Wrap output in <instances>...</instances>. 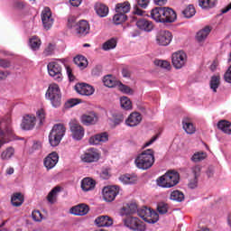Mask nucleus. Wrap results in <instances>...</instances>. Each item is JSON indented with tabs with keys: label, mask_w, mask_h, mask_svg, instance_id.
I'll use <instances>...</instances> for the list:
<instances>
[{
	"label": "nucleus",
	"mask_w": 231,
	"mask_h": 231,
	"mask_svg": "<svg viewBox=\"0 0 231 231\" xmlns=\"http://www.w3.org/2000/svg\"><path fill=\"white\" fill-rule=\"evenodd\" d=\"M36 116L38 120H40V125H42L46 118V112L44 111V109L41 108L36 112Z\"/></svg>",
	"instance_id": "obj_53"
},
{
	"label": "nucleus",
	"mask_w": 231,
	"mask_h": 231,
	"mask_svg": "<svg viewBox=\"0 0 231 231\" xmlns=\"http://www.w3.org/2000/svg\"><path fill=\"white\" fill-rule=\"evenodd\" d=\"M32 216L34 221H42V214H41V211L34 210L32 211Z\"/></svg>",
	"instance_id": "obj_58"
},
{
	"label": "nucleus",
	"mask_w": 231,
	"mask_h": 231,
	"mask_svg": "<svg viewBox=\"0 0 231 231\" xmlns=\"http://www.w3.org/2000/svg\"><path fill=\"white\" fill-rule=\"evenodd\" d=\"M103 199L107 202L115 201V199L120 193V188L116 186H107L102 190Z\"/></svg>",
	"instance_id": "obj_10"
},
{
	"label": "nucleus",
	"mask_w": 231,
	"mask_h": 231,
	"mask_svg": "<svg viewBox=\"0 0 231 231\" xmlns=\"http://www.w3.org/2000/svg\"><path fill=\"white\" fill-rule=\"evenodd\" d=\"M199 6L202 10H212L217 6V0H199Z\"/></svg>",
	"instance_id": "obj_30"
},
{
	"label": "nucleus",
	"mask_w": 231,
	"mask_h": 231,
	"mask_svg": "<svg viewBox=\"0 0 231 231\" xmlns=\"http://www.w3.org/2000/svg\"><path fill=\"white\" fill-rule=\"evenodd\" d=\"M12 66V61L6 59H0V68L6 69Z\"/></svg>",
	"instance_id": "obj_57"
},
{
	"label": "nucleus",
	"mask_w": 231,
	"mask_h": 231,
	"mask_svg": "<svg viewBox=\"0 0 231 231\" xmlns=\"http://www.w3.org/2000/svg\"><path fill=\"white\" fill-rule=\"evenodd\" d=\"M9 75H10V71L0 70V80H6Z\"/></svg>",
	"instance_id": "obj_63"
},
{
	"label": "nucleus",
	"mask_w": 231,
	"mask_h": 231,
	"mask_svg": "<svg viewBox=\"0 0 231 231\" xmlns=\"http://www.w3.org/2000/svg\"><path fill=\"white\" fill-rule=\"evenodd\" d=\"M224 80L228 84H231V65L224 74Z\"/></svg>",
	"instance_id": "obj_59"
},
{
	"label": "nucleus",
	"mask_w": 231,
	"mask_h": 231,
	"mask_svg": "<svg viewBox=\"0 0 231 231\" xmlns=\"http://www.w3.org/2000/svg\"><path fill=\"white\" fill-rule=\"evenodd\" d=\"M69 125L72 133V138L74 140L80 141L84 138V134H85L84 127L80 125V123H79L77 119H71Z\"/></svg>",
	"instance_id": "obj_9"
},
{
	"label": "nucleus",
	"mask_w": 231,
	"mask_h": 231,
	"mask_svg": "<svg viewBox=\"0 0 231 231\" xmlns=\"http://www.w3.org/2000/svg\"><path fill=\"white\" fill-rule=\"evenodd\" d=\"M62 190V188L60 186L54 187L47 195V200L51 205H53L54 203H57V197L59 196V193H60Z\"/></svg>",
	"instance_id": "obj_28"
},
{
	"label": "nucleus",
	"mask_w": 231,
	"mask_h": 231,
	"mask_svg": "<svg viewBox=\"0 0 231 231\" xmlns=\"http://www.w3.org/2000/svg\"><path fill=\"white\" fill-rule=\"evenodd\" d=\"M120 104H121V107L123 109H125V111H129V109H133V103L131 102V99L127 97H122L120 98Z\"/></svg>",
	"instance_id": "obj_44"
},
{
	"label": "nucleus",
	"mask_w": 231,
	"mask_h": 231,
	"mask_svg": "<svg viewBox=\"0 0 231 231\" xmlns=\"http://www.w3.org/2000/svg\"><path fill=\"white\" fill-rule=\"evenodd\" d=\"M142 123V114L138 112L131 113L125 119V125L128 127H136Z\"/></svg>",
	"instance_id": "obj_19"
},
{
	"label": "nucleus",
	"mask_w": 231,
	"mask_h": 231,
	"mask_svg": "<svg viewBox=\"0 0 231 231\" xmlns=\"http://www.w3.org/2000/svg\"><path fill=\"white\" fill-rule=\"evenodd\" d=\"M119 181L124 185H133L138 181V179L131 175H122L119 177Z\"/></svg>",
	"instance_id": "obj_39"
},
{
	"label": "nucleus",
	"mask_w": 231,
	"mask_h": 231,
	"mask_svg": "<svg viewBox=\"0 0 231 231\" xmlns=\"http://www.w3.org/2000/svg\"><path fill=\"white\" fill-rule=\"evenodd\" d=\"M157 210L159 214H167L169 211V205H167L165 202H160L157 205Z\"/></svg>",
	"instance_id": "obj_51"
},
{
	"label": "nucleus",
	"mask_w": 231,
	"mask_h": 231,
	"mask_svg": "<svg viewBox=\"0 0 231 231\" xmlns=\"http://www.w3.org/2000/svg\"><path fill=\"white\" fill-rule=\"evenodd\" d=\"M54 50H55V46L51 43H49V45L43 51L44 57H50V55H53Z\"/></svg>",
	"instance_id": "obj_54"
},
{
	"label": "nucleus",
	"mask_w": 231,
	"mask_h": 231,
	"mask_svg": "<svg viewBox=\"0 0 231 231\" xmlns=\"http://www.w3.org/2000/svg\"><path fill=\"white\" fill-rule=\"evenodd\" d=\"M59 163V153L52 152L43 160V165L47 171H51Z\"/></svg>",
	"instance_id": "obj_13"
},
{
	"label": "nucleus",
	"mask_w": 231,
	"mask_h": 231,
	"mask_svg": "<svg viewBox=\"0 0 231 231\" xmlns=\"http://www.w3.org/2000/svg\"><path fill=\"white\" fill-rule=\"evenodd\" d=\"M102 157V153L98 149L89 148L80 154V162L82 163H97Z\"/></svg>",
	"instance_id": "obj_5"
},
{
	"label": "nucleus",
	"mask_w": 231,
	"mask_h": 231,
	"mask_svg": "<svg viewBox=\"0 0 231 231\" xmlns=\"http://www.w3.org/2000/svg\"><path fill=\"white\" fill-rule=\"evenodd\" d=\"M137 214L139 217L143 219V221L150 224L158 223L160 219V216L158 215V213L147 207H143L138 209Z\"/></svg>",
	"instance_id": "obj_6"
},
{
	"label": "nucleus",
	"mask_w": 231,
	"mask_h": 231,
	"mask_svg": "<svg viewBox=\"0 0 231 231\" xmlns=\"http://www.w3.org/2000/svg\"><path fill=\"white\" fill-rule=\"evenodd\" d=\"M131 11V4L129 2L119 3L116 5V14H124L125 15Z\"/></svg>",
	"instance_id": "obj_35"
},
{
	"label": "nucleus",
	"mask_w": 231,
	"mask_h": 231,
	"mask_svg": "<svg viewBox=\"0 0 231 231\" xmlns=\"http://www.w3.org/2000/svg\"><path fill=\"white\" fill-rule=\"evenodd\" d=\"M137 210H138V205H136L135 202H130L125 204L121 208V215L129 216L130 214H134V212H137Z\"/></svg>",
	"instance_id": "obj_26"
},
{
	"label": "nucleus",
	"mask_w": 231,
	"mask_h": 231,
	"mask_svg": "<svg viewBox=\"0 0 231 231\" xmlns=\"http://www.w3.org/2000/svg\"><path fill=\"white\" fill-rule=\"evenodd\" d=\"M212 32L211 26H206L202 30L199 31L196 35V39L199 42H203L207 37H208V34Z\"/></svg>",
	"instance_id": "obj_31"
},
{
	"label": "nucleus",
	"mask_w": 231,
	"mask_h": 231,
	"mask_svg": "<svg viewBox=\"0 0 231 231\" xmlns=\"http://www.w3.org/2000/svg\"><path fill=\"white\" fill-rule=\"evenodd\" d=\"M180 183V173L175 171L166 172L157 180V185L162 189H171Z\"/></svg>",
	"instance_id": "obj_3"
},
{
	"label": "nucleus",
	"mask_w": 231,
	"mask_h": 231,
	"mask_svg": "<svg viewBox=\"0 0 231 231\" xmlns=\"http://www.w3.org/2000/svg\"><path fill=\"white\" fill-rule=\"evenodd\" d=\"M182 129L187 134H194V133H196V126H194L192 120L189 117H184L182 119Z\"/></svg>",
	"instance_id": "obj_24"
},
{
	"label": "nucleus",
	"mask_w": 231,
	"mask_h": 231,
	"mask_svg": "<svg viewBox=\"0 0 231 231\" xmlns=\"http://www.w3.org/2000/svg\"><path fill=\"white\" fill-rule=\"evenodd\" d=\"M96 186L97 182L89 177L81 180V189L84 190V192H89V190H93Z\"/></svg>",
	"instance_id": "obj_27"
},
{
	"label": "nucleus",
	"mask_w": 231,
	"mask_h": 231,
	"mask_svg": "<svg viewBox=\"0 0 231 231\" xmlns=\"http://www.w3.org/2000/svg\"><path fill=\"white\" fill-rule=\"evenodd\" d=\"M149 3H151V0H137L138 6L143 9L149 6Z\"/></svg>",
	"instance_id": "obj_60"
},
{
	"label": "nucleus",
	"mask_w": 231,
	"mask_h": 231,
	"mask_svg": "<svg viewBox=\"0 0 231 231\" xmlns=\"http://www.w3.org/2000/svg\"><path fill=\"white\" fill-rule=\"evenodd\" d=\"M116 43H117L116 39L111 38L110 40L103 43L102 49L105 51H109V50H115V48H116Z\"/></svg>",
	"instance_id": "obj_43"
},
{
	"label": "nucleus",
	"mask_w": 231,
	"mask_h": 231,
	"mask_svg": "<svg viewBox=\"0 0 231 231\" xmlns=\"http://www.w3.org/2000/svg\"><path fill=\"white\" fill-rule=\"evenodd\" d=\"M14 152H15V150L14 149V147L9 146L6 150H5L2 152L1 158L2 160H10V158L14 156Z\"/></svg>",
	"instance_id": "obj_47"
},
{
	"label": "nucleus",
	"mask_w": 231,
	"mask_h": 231,
	"mask_svg": "<svg viewBox=\"0 0 231 231\" xmlns=\"http://www.w3.org/2000/svg\"><path fill=\"white\" fill-rule=\"evenodd\" d=\"M76 21L77 19L75 18V16L69 17L67 23L68 28H73V26L75 28V26H77V24H75Z\"/></svg>",
	"instance_id": "obj_61"
},
{
	"label": "nucleus",
	"mask_w": 231,
	"mask_h": 231,
	"mask_svg": "<svg viewBox=\"0 0 231 231\" xmlns=\"http://www.w3.org/2000/svg\"><path fill=\"white\" fill-rule=\"evenodd\" d=\"M191 173L193 174L195 179L199 178L201 176V166L196 165L191 168Z\"/></svg>",
	"instance_id": "obj_55"
},
{
	"label": "nucleus",
	"mask_w": 231,
	"mask_h": 231,
	"mask_svg": "<svg viewBox=\"0 0 231 231\" xmlns=\"http://www.w3.org/2000/svg\"><path fill=\"white\" fill-rule=\"evenodd\" d=\"M119 91L125 93L126 95H133V90L127 85H124L122 82L117 84Z\"/></svg>",
	"instance_id": "obj_50"
},
{
	"label": "nucleus",
	"mask_w": 231,
	"mask_h": 231,
	"mask_svg": "<svg viewBox=\"0 0 231 231\" xmlns=\"http://www.w3.org/2000/svg\"><path fill=\"white\" fill-rule=\"evenodd\" d=\"M94 223L98 228H109V226H113V219L107 215L97 217Z\"/></svg>",
	"instance_id": "obj_16"
},
{
	"label": "nucleus",
	"mask_w": 231,
	"mask_h": 231,
	"mask_svg": "<svg viewBox=\"0 0 231 231\" xmlns=\"http://www.w3.org/2000/svg\"><path fill=\"white\" fill-rule=\"evenodd\" d=\"M75 90L79 95H83L85 97H91L93 93H95V88L93 86L86 84V83H78L75 86Z\"/></svg>",
	"instance_id": "obj_15"
},
{
	"label": "nucleus",
	"mask_w": 231,
	"mask_h": 231,
	"mask_svg": "<svg viewBox=\"0 0 231 231\" xmlns=\"http://www.w3.org/2000/svg\"><path fill=\"white\" fill-rule=\"evenodd\" d=\"M182 14L186 19H190L196 15V8L192 5H189L182 11Z\"/></svg>",
	"instance_id": "obj_41"
},
{
	"label": "nucleus",
	"mask_w": 231,
	"mask_h": 231,
	"mask_svg": "<svg viewBox=\"0 0 231 231\" xmlns=\"http://www.w3.org/2000/svg\"><path fill=\"white\" fill-rule=\"evenodd\" d=\"M8 142H10V137L0 129V145H5V143H8Z\"/></svg>",
	"instance_id": "obj_52"
},
{
	"label": "nucleus",
	"mask_w": 231,
	"mask_h": 231,
	"mask_svg": "<svg viewBox=\"0 0 231 231\" xmlns=\"http://www.w3.org/2000/svg\"><path fill=\"white\" fill-rule=\"evenodd\" d=\"M123 223L126 228L133 231H146L147 227L145 223L142 222L140 218L136 217H126L124 218Z\"/></svg>",
	"instance_id": "obj_7"
},
{
	"label": "nucleus",
	"mask_w": 231,
	"mask_h": 231,
	"mask_svg": "<svg viewBox=\"0 0 231 231\" xmlns=\"http://www.w3.org/2000/svg\"><path fill=\"white\" fill-rule=\"evenodd\" d=\"M136 26L137 28H139V30H142L143 32H152V28H154L152 22L147 19L138 20L136 23Z\"/></svg>",
	"instance_id": "obj_25"
},
{
	"label": "nucleus",
	"mask_w": 231,
	"mask_h": 231,
	"mask_svg": "<svg viewBox=\"0 0 231 231\" xmlns=\"http://www.w3.org/2000/svg\"><path fill=\"white\" fill-rule=\"evenodd\" d=\"M217 128L220 129L225 134H231V123L230 121L221 120L217 123Z\"/></svg>",
	"instance_id": "obj_36"
},
{
	"label": "nucleus",
	"mask_w": 231,
	"mask_h": 231,
	"mask_svg": "<svg viewBox=\"0 0 231 231\" xmlns=\"http://www.w3.org/2000/svg\"><path fill=\"white\" fill-rule=\"evenodd\" d=\"M206 174L208 178H212V176H214V166L208 167L206 171Z\"/></svg>",
	"instance_id": "obj_64"
},
{
	"label": "nucleus",
	"mask_w": 231,
	"mask_h": 231,
	"mask_svg": "<svg viewBox=\"0 0 231 231\" xmlns=\"http://www.w3.org/2000/svg\"><path fill=\"white\" fill-rule=\"evenodd\" d=\"M154 64L155 66H159V68H162L163 69H171V62L167 60H156Z\"/></svg>",
	"instance_id": "obj_49"
},
{
	"label": "nucleus",
	"mask_w": 231,
	"mask_h": 231,
	"mask_svg": "<svg viewBox=\"0 0 231 231\" xmlns=\"http://www.w3.org/2000/svg\"><path fill=\"white\" fill-rule=\"evenodd\" d=\"M189 189H197L198 188V179L194 178V180H190L188 184Z\"/></svg>",
	"instance_id": "obj_62"
},
{
	"label": "nucleus",
	"mask_w": 231,
	"mask_h": 231,
	"mask_svg": "<svg viewBox=\"0 0 231 231\" xmlns=\"http://www.w3.org/2000/svg\"><path fill=\"white\" fill-rule=\"evenodd\" d=\"M74 63L80 69H86L88 68V59L82 55H78L74 58Z\"/></svg>",
	"instance_id": "obj_37"
},
{
	"label": "nucleus",
	"mask_w": 231,
	"mask_h": 231,
	"mask_svg": "<svg viewBox=\"0 0 231 231\" xmlns=\"http://www.w3.org/2000/svg\"><path fill=\"white\" fill-rule=\"evenodd\" d=\"M172 42V33L169 31H160L156 35V42L159 46H169Z\"/></svg>",
	"instance_id": "obj_12"
},
{
	"label": "nucleus",
	"mask_w": 231,
	"mask_h": 231,
	"mask_svg": "<svg viewBox=\"0 0 231 231\" xmlns=\"http://www.w3.org/2000/svg\"><path fill=\"white\" fill-rule=\"evenodd\" d=\"M135 165L138 169L147 171L154 165V152L151 149L143 151L140 153L134 161Z\"/></svg>",
	"instance_id": "obj_2"
},
{
	"label": "nucleus",
	"mask_w": 231,
	"mask_h": 231,
	"mask_svg": "<svg viewBox=\"0 0 231 231\" xmlns=\"http://www.w3.org/2000/svg\"><path fill=\"white\" fill-rule=\"evenodd\" d=\"M66 134V126L62 124H56L53 125L50 134L49 142L51 145H59Z\"/></svg>",
	"instance_id": "obj_4"
},
{
	"label": "nucleus",
	"mask_w": 231,
	"mask_h": 231,
	"mask_svg": "<svg viewBox=\"0 0 231 231\" xmlns=\"http://www.w3.org/2000/svg\"><path fill=\"white\" fill-rule=\"evenodd\" d=\"M178 19L176 11L171 7H162V18L161 23H174Z\"/></svg>",
	"instance_id": "obj_14"
},
{
	"label": "nucleus",
	"mask_w": 231,
	"mask_h": 231,
	"mask_svg": "<svg viewBox=\"0 0 231 231\" xmlns=\"http://www.w3.org/2000/svg\"><path fill=\"white\" fill-rule=\"evenodd\" d=\"M219 86H221V76H212L209 81V88L212 89L213 93H217V88H219Z\"/></svg>",
	"instance_id": "obj_32"
},
{
	"label": "nucleus",
	"mask_w": 231,
	"mask_h": 231,
	"mask_svg": "<svg viewBox=\"0 0 231 231\" xmlns=\"http://www.w3.org/2000/svg\"><path fill=\"white\" fill-rule=\"evenodd\" d=\"M97 122H98V115L95 112L81 116V124H83V125H95Z\"/></svg>",
	"instance_id": "obj_22"
},
{
	"label": "nucleus",
	"mask_w": 231,
	"mask_h": 231,
	"mask_svg": "<svg viewBox=\"0 0 231 231\" xmlns=\"http://www.w3.org/2000/svg\"><path fill=\"white\" fill-rule=\"evenodd\" d=\"M47 69L50 77H52L57 82H62L64 77L62 76V66H60V64L55 61H51L47 65Z\"/></svg>",
	"instance_id": "obj_8"
},
{
	"label": "nucleus",
	"mask_w": 231,
	"mask_h": 231,
	"mask_svg": "<svg viewBox=\"0 0 231 231\" xmlns=\"http://www.w3.org/2000/svg\"><path fill=\"white\" fill-rule=\"evenodd\" d=\"M163 15V7H155L151 11V17L156 23H162Z\"/></svg>",
	"instance_id": "obj_33"
},
{
	"label": "nucleus",
	"mask_w": 231,
	"mask_h": 231,
	"mask_svg": "<svg viewBox=\"0 0 231 231\" xmlns=\"http://www.w3.org/2000/svg\"><path fill=\"white\" fill-rule=\"evenodd\" d=\"M113 21L115 24H122V23H125V21H127V15L122 13H117L114 15Z\"/></svg>",
	"instance_id": "obj_46"
},
{
	"label": "nucleus",
	"mask_w": 231,
	"mask_h": 231,
	"mask_svg": "<svg viewBox=\"0 0 231 231\" xmlns=\"http://www.w3.org/2000/svg\"><path fill=\"white\" fill-rule=\"evenodd\" d=\"M95 10L98 17H107L109 14V7L101 3H97L95 5Z\"/></svg>",
	"instance_id": "obj_29"
},
{
	"label": "nucleus",
	"mask_w": 231,
	"mask_h": 231,
	"mask_svg": "<svg viewBox=\"0 0 231 231\" xmlns=\"http://www.w3.org/2000/svg\"><path fill=\"white\" fill-rule=\"evenodd\" d=\"M170 199L172 201H177L178 203H181V201L185 200V194L180 190H174L171 193Z\"/></svg>",
	"instance_id": "obj_40"
},
{
	"label": "nucleus",
	"mask_w": 231,
	"mask_h": 231,
	"mask_svg": "<svg viewBox=\"0 0 231 231\" xmlns=\"http://www.w3.org/2000/svg\"><path fill=\"white\" fill-rule=\"evenodd\" d=\"M81 100L79 98H71L66 102L67 107H75V106L80 104Z\"/></svg>",
	"instance_id": "obj_56"
},
{
	"label": "nucleus",
	"mask_w": 231,
	"mask_h": 231,
	"mask_svg": "<svg viewBox=\"0 0 231 231\" xmlns=\"http://www.w3.org/2000/svg\"><path fill=\"white\" fill-rule=\"evenodd\" d=\"M42 21L45 30H50L53 26V18L51 17V10L45 7L42 13Z\"/></svg>",
	"instance_id": "obj_17"
},
{
	"label": "nucleus",
	"mask_w": 231,
	"mask_h": 231,
	"mask_svg": "<svg viewBox=\"0 0 231 231\" xmlns=\"http://www.w3.org/2000/svg\"><path fill=\"white\" fill-rule=\"evenodd\" d=\"M69 212L70 214H73V216H86L89 212V206L79 204L72 207Z\"/></svg>",
	"instance_id": "obj_23"
},
{
	"label": "nucleus",
	"mask_w": 231,
	"mask_h": 231,
	"mask_svg": "<svg viewBox=\"0 0 231 231\" xmlns=\"http://www.w3.org/2000/svg\"><path fill=\"white\" fill-rule=\"evenodd\" d=\"M119 81L116 80V78H115L113 75H106L103 79V84L106 88H115L116 86H118Z\"/></svg>",
	"instance_id": "obj_34"
},
{
	"label": "nucleus",
	"mask_w": 231,
	"mask_h": 231,
	"mask_svg": "<svg viewBox=\"0 0 231 231\" xmlns=\"http://www.w3.org/2000/svg\"><path fill=\"white\" fill-rule=\"evenodd\" d=\"M171 62L176 69H181V68L187 64V54L183 51L173 53Z\"/></svg>",
	"instance_id": "obj_11"
},
{
	"label": "nucleus",
	"mask_w": 231,
	"mask_h": 231,
	"mask_svg": "<svg viewBox=\"0 0 231 231\" xmlns=\"http://www.w3.org/2000/svg\"><path fill=\"white\" fill-rule=\"evenodd\" d=\"M45 97L49 100L52 107H60L62 106V92L57 83L49 85V88L45 93Z\"/></svg>",
	"instance_id": "obj_1"
},
{
	"label": "nucleus",
	"mask_w": 231,
	"mask_h": 231,
	"mask_svg": "<svg viewBox=\"0 0 231 231\" xmlns=\"http://www.w3.org/2000/svg\"><path fill=\"white\" fill-rule=\"evenodd\" d=\"M205 158H207V153L203 152H195L191 157V162L198 163V162H203Z\"/></svg>",
	"instance_id": "obj_48"
},
{
	"label": "nucleus",
	"mask_w": 231,
	"mask_h": 231,
	"mask_svg": "<svg viewBox=\"0 0 231 231\" xmlns=\"http://www.w3.org/2000/svg\"><path fill=\"white\" fill-rule=\"evenodd\" d=\"M30 47L33 50V51H37L41 48V39L37 36H32L30 41Z\"/></svg>",
	"instance_id": "obj_45"
},
{
	"label": "nucleus",
	"mask_w": 231,
	"mask_h": 231,
	"mask_svg": "<svg viewBox=\"0 0 231 231\" xmlns=\"http://www.w3.org/2000/svg\"><path fill=\"white\" fill-rule=\"evenodd\" d=\"M11 203L13 207H21L24 203V196L19 192L14 193L11 198Z\"/></svg>",
	"instance_id": "obj_38"
},
{
	"label": "nucleus",
	"mask_w": 231,
	"mask_h": 231,
	"mask_svg": "<svg viewBox=\"0 0 231 231\" xmlns=\"http://www.w3.org/2000/svg\"><path fill=\"white\" fill-rule=\"evenodd\" d=\"M89 23L85 20L79 21L78 23L75 25V31L79 37H85V35H88L89 33Z\"/></svg>",
	"instance_id": "obj_20"
},
{
	"label": "nucleus",
	"mask_w": 231,
	"mask_h": 231,
	"mask_svg": "<svg viewBox=\"0 0 231 231\" xmlns=\"http://www.w3.org/2000/svg\"><path fill=\"white\" fill-rule=\"evenodd\" d=\"M37 118L35 116L26 115L23 117V121L21 123V128L23 131H32L35 127V122Z\"/></svg>",
	"instance_id": "obj_18"
},
{
	"label": "nucleus",
	"mask_w": 231,
	"mask_h": 231,
	"mask_svg": "<svg viewBox=\"0 0 231 231\" xmlns=\"http://www.w3.org/2000/svg\"><path fill=\"white\" fill-rule=\"evenodd\" d=\"M109 141V134L103 132L97 134H95L89 138L90 145H98L99 143H106Z\"/></svg>",
	"instance_id": "obj_21"
},
{
	"label": "nucleus",
	"mask_w": 231,
	"mask_h": 231,
	"mask_svg": "<svg viewBox=\"0 0 231 231\" xmlns=\"http://www.w3.org/2000/svg\"><path fill=\"white\" fill-rule=\"evenodd\" d=\"M125 118V116H124L123 113H121V112L115 113L113 115V120H112V122L114 124V127H116V126L120 125V124H123Z\"/></svg>",
	"instance_id": "obj_42"
}]
</instances>
